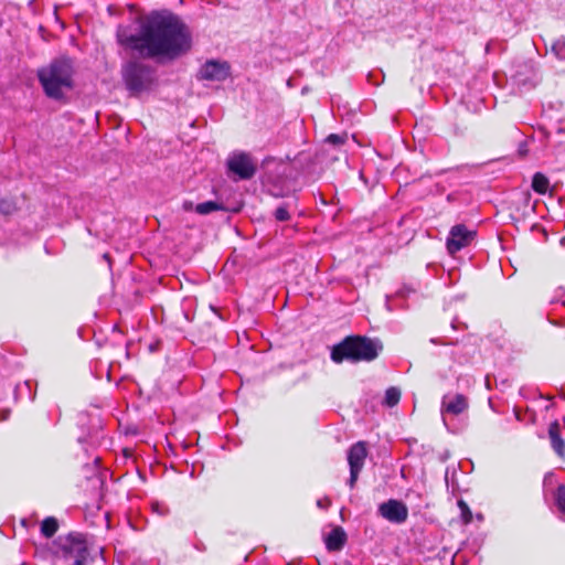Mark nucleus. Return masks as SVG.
I'll use <instances>...</instances> for the list:
<instances>
[{"label": "nucleus", "mask_w": 565, "mask_h": 565, "mask_svg": "<svg viewBox=\"0 0 565 565\" xmlns=\"http://www.w3.org/2000/svg\"><path fill=\"white\" fill-rule=\"evenodd\" d=\"M469 407L468 398L462 394L445 395L441 401L440 413L444 423L447 415L458 416Z\"/></svg>", "instance_id": "9"}, {"label": "nucleus", "mask_w": 565, "mask_h": 565, "mask_svg": "<svg viewBox=\"0 0 565 565\" xmlns=\"http://www.w3.org/2000/svg\"><path fill=\"white\" fill-rule=\"evenodd\" d=\"M275 216L278 221H287L289 220L290 215L286 207H278L275 212Z\"/></svg>", "instance_id": "20"}, {"label": "nucleus", "mask_w": 565, "mask_h": 565, "mask_svg": "<svg viewBox=\"0 0 565 565\" xmlns=\"http://www.w3.org/2000/svg\"><path fill=\"white\" fill-rule=\"evenodd\" d=\"M401 398V391L396 387H390L385 393V404L393 407L398 404Z\"/></svg>", "instance_id": "17"}, {"label": "nucleus", "mask_w": 565, "mask_h": 565, "mask_svg": "<svg viewBox=\"0 0 565 565\" xmlns=\"http://www.w3.org/2000/svg\"><path fill=\"white\" fill-rule=\"evenodd\" d=\"M381 515L394 523H403L408 516L407 507L397 500H388L380 505Z\"/></svg>", "instance_id": "10"}, {"label": "nucleus", "mask_w": 565, "mask_h": 565, "mask_svg": "<svg viewBox=\"0 0 565 565\" xmlns=\"http://www.w3.org/2000/svg\"><path fill=\"white\" fill-rule=\"evenodd\" d=\"M548 438L551 440V446L557 456L565 459V440L561 436V425L557 420L550 424Z\"/></svg>", "instance_id": "12"}, {"label": "nucleus", "mask_w": 565, "mask_h": 565, "mask_svg": "<svg viewBox=\"0 0 565 565\" xmlns=\"http://www.w3.org/2000/svg\"><path fill=\"white\" fill-rule=\"evenodd\" d=\"M382 344L366 337H348L341 343L335 345L331 352L334 362L340 363L343 360L372 361L377 358Z\"/></svg>", "instance_id": "2"}, {"label": "nucleus", "mask_w": 565, "mask_h": 565, "mask_svg": "<svg viewBox=\"0 0 565 565\" xmlns=\"http://www.w3.org/2000/svg\"><path fill=\"white\" fill-rule=\"evenodd\" d=\"M58 529V523L55 518H46L41 524V532L45 537H52Z\"/></svg>", "instance_id": "16"}, {"label": "nucleus", "mask_w": 565, "mask_h": 565, "mask_svg": "<svg viewBox=\"0 0 565 565\" xmlns=\"http://www.w3.org/2000/svg\"><path fill=\"white\" fill-rule=\"evenodd\" d=\"M527 153V149L525 148V145L522 146L519 150L520 157H524Z\"/></svg>", "instance_id": "22"}, {"label": "nucleus", "mask_w": 565, "mask_h": 565, "mask_svg": "<svg viewBox=\"0 0 565 565\" xmlns=\"http://www.w3.org/2000/svg\"><path fill=\"white\" fill-rule=\"evenodd\" d=\"M324 141H329V142H332V141H342L341 138L338 136V135H334V134H331L329 135Z\"/></svg>", "instance_id": "21"}, {"label": "nucleus", "mask_w": 565, "mask_h": 565, "mask_svg": "<svg viewBox=\"0 0 565 565\" xmlns=\"http://www.w3.org/2000/svg\"><path fill=\"white\" fill-rule=\"evenodd\" d=\"M476 236V232L469 231L465 225L458 224L451 227L447 238V249L450 254H456L461 248L468 246Z\"/></svg>", "instance_id": "8"}, {"label": "nucleus", "mask_w": 565, "mask_h": 565, "mask_svg": "<svg viewBox=\"0 0 565 565\" xmlns=\"http://www.w3.org/2000/svg\"><path fill=\"white\" fill-rule=\"evenodd\" d=\"M192 206H193L192 202H185V203L183 204V209H184V210H186V211L191 210V209H192Z\"/></svg>", "instance_id": "23"}, {"label": "nucleus", "mask_w": 565, "mask_h": 565, "mask_svg": "<svg viewBox=\"0 0 565 565\" xmlns=\"http://www.w3.org/2000/svg\"><path fill=\"white\" fill-rule=\"evenodd\" d=\"M458 505H459V508L461 510L465 523H469L471 521V512L469 510V507L463 501H459Z\"/></svg>", "instance_id": "19"}, {"label": "nucleus", "mask_w": 565, "mask_h": 565, "mask_svg": "<svg viewBox=\"0 0 565 565\" xmlns=\"http://www.w3.org/2000/svg\"><path fill=\"white\" fill-rule=\"evenodd\" d=\"M555 502L558 510L565 514V486L561 484L557 487L555 492Z\"/></svg>", "instance_id": "18"}, {"label": "nucleus", "mask_w": 565, "mask_h": 565, "mask_svg": "<svg viewBox=\"0 0 565 565\" xmlns=\"http://www.w3.org/2000/svg\"><path fill=\"white\" fill-rule=\"evenodd\" d=\"M72 64L68 60H56L39 71V78L47 96L60 98L64 89L72 87Z\"/></svg>", "instance_id": "3"}, {"label": "nucleus", "mask_w": 565, "mask_h": 565, "mask_svg": "<svg viewBox=\"0 0 565 565\" xmlns=\"http://www.w3.org/2000/svg\"><path fill=\"white\" fill-rule=\"evenodd\" d=\"M228 172L241 180H249L257 170V162L245 152H234L226 161Z\"/></svg>", "instance_id": "6"}, {"label": "nucleus", "mask_w": 565, "mask_h": 565, "mask_svg": "<svg viewBox=\"0 0 565 565\" xmlns=\"http://www.w3.org/2000/svg\"><path fill=\"white\" fill-rule=\"evenodd\" d=\"M230 75L226 62L207 61L200 70V77L207 81H224Z\"/></svg>", "instance_id": "11"}, {"label": "nucleus", "mask_w": 565, "mask_h": 565, "mask_svg": "<svg viewBox=\"0 0 565 565\" xmlns=\"http://www.w3.org/2000/svg\"><path fill=\"white\" fill-rule=\"evenodd\" d=\"M122 78L131 94H139L148 89L152 82V70L140 63H128L122 70Z\"/></svg>", "instance_id": "4"}, {"label": "nucleus", "mask_w": 565, "mask_h": 565, "mask_svg": "<svg viewBox=\"0 0 565 565\" xmlns=\"http://www.w3.org/2000/svg\"><path fill=\"white\" fill-rule=\"evenodd\" d=\"M225 210H226V207L222 203L214 202V201L199 203L195 206V212L201 215H206V214H210L215 211H225Z\"/></svg>", "instance_id": "15"}, {"label": "nucleus", "mask_w": 565, "mask_h": 565, "mask_svg": "<svg viewBox=\"0 0 565 565\" xmlns=\"http://www.w3.org/2000/svg\"><path fill=\"white\" fill-rule=\"evenodd\" d=\"M367 456L366 445L363 441L354 444L348 454V461L350 466V480L349 484L351 488L354 487L359 473L364 466L365 458Z\"/></svg>", "instance_id": "7"}, {"label": "nucleus", "mask_w": 565, "mask_h": 565, "mask_svg": "<svg viewBox=\"0 0 565 565\" xmlns=\"http://www.w3.org/2000/svg\"><path fill=\"white\" fill-rule=\"evenodd\" d=\"M120 44L138 51L147 57L167 56L173 58L191 47V36L179 18L168 11L152 12L140 23L139 34H130L119 28Z\"/></svg>", "instance_id": "1"}, {"label": "nucleus", "mask_w": 565, "mask_h": 565, "mask_svg": "<svg viewBox=\"0 0 565 565\" xmlns=\"http://www.w3.org/2000/svg\"><path fill=\"white\" fill-rule=\"evenodd\" d=\"M550 181L541 172H536L532 179V189L539 194H545L548 190Z\"/></svg>", "instance_id": "14"}, {"label": "nucleus", "mask_w": 565, "mask_h": 565, "mask_svg": "<svg viewBox=\"0 0 565 565\" xmlns=\"http://www.w3.org/2000/svg\"><path fill=\"white\" fill-rule=\"evenodd\" d=\"M347 541V534L342 527H334L326 539V545L329 551H340Z\"/></svg>", "instance_id": "13"}, {"label": "nucleus", "mask_w": 565, "mask_h": 565, "mask_svg": "<svg viewBox=\"0 0 565 565\" xmlns=\"http://www.w3.org/2000/svg\"><path fill=\"white\" fill-rule=\"evenodd\" d=\"M60 555L66 561H73L72 565H85L88 558V548L81 534H68L58 539Z\"/></svg>", "instance_id": "5"}]
</instances>
